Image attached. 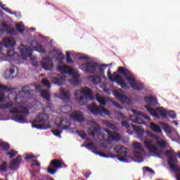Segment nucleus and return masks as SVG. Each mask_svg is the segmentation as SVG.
<instances>
[{
	"instance_id": "1",
	"label": "nucleus",
	"mask_w": 180,
	"mask_h": 180,
	"mask_svg": "<svg viewBox=\"0 0 180 180\" xmlns=\"http://www.w3.org/2000/svg\"><path fill=\"white\" fill-rule=\"evenodd\" d=\"M109 65H112V63L110 64H99L95 61H89L85 63V65L82 70L86 74H98V75L103 76V79H106L105 75V70Z\"/></svg>"
},
{
	"instance_id": "2",
	"label": "nucleus",
	"mask_w": 180,
	"mask_h": 180,
	"mask_svg": "<svg viewBox=\"0 0 180 180\" xmlns=\"http://www.w3.org/2000/svg\"><path fill=\"white\" fill-rule=\"evenodd\" d=\"M117 72L122 74L125 78L127 82H129L131 88L134 89V91H138L139 92L144 89V84L140 81H138L134 78L133 73L124 67L118 68Z\"/></svg>"
},
{
	"instance_id": "3",
	"label": "nucleus",
	"mask_w": 180,
	"mask_h": 180,
	"mask_svg": "<svg viewBox=\"0 0 180 180\" xmlns=\"http://www.w3.org/2000/svg\"><path fill=\"white\" fill-rule=\"evenodd\" d=\"M0 103H4L7 99L9 101H18V99H25L24 96H20L19 93L15 91V88L9 87L5 84L0 85Z\"/></svg>"
},
{
	"instance_id": "4",
	"label": "nucleus",
	"mask_w": 180,
	"mask_h": 180,
	"mask_svg": "<svg viewBox=\"0 0 180 180\" xmlns=\"http://www.w3.org/2000/svg\"><path fill=\"white\" fill-rule=\"evenodd\" d=\"M18 50H20V53L21 54L22 60H26L27 58H30L31 61H34L36 60L34 58H32L33 51H37L38 53H41V54H46V51L43 46H37L35 49L32 48L30 46H26L23 44H20L18 47Z\"/></svg>"
},
{
	"instance_id": "5",
	"label": "nucleus",
	"mask_w": 180,
	"mask_h": 180,
	"mask_svg": "<svg viewBox=\"0 0 180 180\" xmlns=\"http://www.w3.org/2000/svg\"><path fill=\"white\" fill-rule=\"evenodd\" d=\"M163 155L168 158L167 164L170 171H179V165H174L178 164V159H175V152L171 150H167L164 152Z\"/></svg>"
},
{
	"instance_id": "6",
	"label": "nucleus",
	"mask_w": 180,
	"mask_h": 180,
	"mask_svg": "<svg viewBox=\"0 0 180 180\" xmlns=\"http://www.w3.org/2000/svg\"><path fill=\"white\" fill-rule=\"evenodd\" d=\"M124 91L122 89H117L112 91V95L121 102L126 105H133V100L128 96L124 95Z\"/></svg>"
},
{
	"instance_id": "7",
	"label": "nucleus",
	"mask_w": 180,
	"mask_h": 180,
	"mask_svg": "<svg viewBox=\"0 0 180 180\" xmlns=\"http://www.w3.org/2000/svg\"><path fill=\"white\" fill-rule=\"evenodd\" d=\"M135 134L136 135V139L140 140V141H144V134H146V137H150V139H155V140H160V136L155 135L151 132V131L147 129L144 131L143 128H140L135 131Z\"/></svg>"
},
{
	"instance_id": "8",
	"label": "nucleus",
	"mask_w": 180,
	"mask_h": 180,
	"mask_svg": "<svg viewBox=\"0 0 180 180\" xmlns=\"http://www.w3.org/2000/svg\"><path fill=\"white\" fill-rule=\"evenodd\" d=\"M60 168H63V162L58 159L52 160L48 166L46 171L48 174L54 175Z\"/></svg>"
},
{
	"instance_id": "9",
	"label": "nucleus",
	"mask_w": 180,
	"mask_h": 180,
	"mask_svg": "<svg viewBox=\"0 0 180 180\" xmlns=\"http://www.w3.org/2000/svg\"><path fill=\"white\" fill-rule=\"evenodd\" d=\"M22 113L24 115H16L15 117H11V118H6L4 120H13L14 122H16L17 123H21L22 124H25L26 123L27 124L29 123V121L27 120V115H30V111L29 109H27L25 111H22Z\"/></svg>"
},
{
	"instance_id": "10",
	"label": "nucleus",
	"mask_w": 180,
	"mask_h": 180,
	"mask_svg": "<svg viewBox=\"0 0 180 180\" xmlns=\"http://www.w3.org/2000/svg\"><path fill=\"white\" fill-rule=\"evenodd\" d=\"M41 68L45 71H51L54 68V65H53V60L50 57H43L41 62Z\"/></svg>"
},
{
	"instance_id": "11",
	"label": "nucleus",
	"mask_w": 180,
	"mask_h": 180,
	"mask_svg": "<svg viewBox=\"0 0 180 180\" xmlns=\"http://www.w3.org/2000/svg\"><path fill=\"white\" fill-rule=\"evenodd\" d=\"M71 119L76 123H84L85 122V115L81 110L75 111L71 115Z\"/></svg>"
},
{
	"instance_id": "12",
	"label": "nucleus",
	"mask_w": 180,
	"mask_h": 180,
	"mask_svg": "<svg viewBox=\"0 0 180 180\" xmlns=\"http://www.w3.org/2000/svg\"><path fill=\"white\" fill-rule=\"evenodd\" d=\"M33 92H34V90L31 89L30 86H24L21 91H18V94H20V96H24V98L33 99Z\"/></svg>"
},
{
	"instance_id": "13",
	"label": "nucleus",
	"mask_w": 180,
	"mask_h": 180,
	"mask_svg": "<svg viewBox=\"0 0 180 180\" xmlns=\"http://www.w3.org/2000/svg\"><path fill=\"white\" fill-rule=\"evenodd\" d=\"M16 46V39L15 38H7L4 40V45L3 47L0 48L1 50H4L6 49H15Z\"/></svg>"
},
{
	"instance_id": "14",
	"label": "nucleus",
	"mask_w": 180,
	"mask_h": 180,
	"mask_svg": "<svg viewBox=\"0 0 180 180\" xmlns=\"http://www.w3.org/2000/svg\"><path fill=\"white\" fill-rule=\"evenodd\" d=\"M59 99L63 101V102H68L71 99V95L70 91L64 88H60L59 89Z\"/></svg>"
},
{
	"instance_id": "15",
	"label": "nucleus",
	"mask_w": 180,
	"mask_h": 180,
	"mask_svg": "<svg viewBox=\"0 0 180 180\" xmlns=\"http://www.w3.org/2000/svg\"><path fill=\"white\" fill-rule=\"evenodd\" d=\"M81 94L84 96L86 101H95V94L90 88L82 90Z\"/></svg>"
},
{
	"instance_id": "16",
	"label": "nucleus",
	"mask_w": 180,
	"mask_h": 180,
	"mask_svg": "<svg viewBox=\"0 0 180 180\" xmlns=\"http://www.w3.org/2000/svg\"><path fill=\"white\" fill-rule=\"evenodd\" d=\"M65 76H56L51 78V82L53 85H57L58 86H63L65 85Z\"/></svg>"
},
{
	"instance_id": "17",
	"label": "nucleus",
	"mask_w": 180,
	"mask_h": 180,
	"mask_svg": "<svg viewBox=\"0 0 180 180\" xmlns=\"http://www.w3.org/2000/svg\"><path fill=\"white\" fill-rule=\"evenodd\" d=\"M21 164L22 155H19L18 158H15L10 163L9 169L11 171H16V169H19V167H20Z\"/></svg>"
},
{
	"instance_id": "18",
	"label": "nucleus",
	"mask_w": 180,
	"mask_h": 180,
	"mask_svg": "<svg viewBox=\"0 0 180 180\" xmlns=\"http://www.w3.org/2000/svg\"><path fill=\"white\" fill-rule=\"evenodd\" d=\"M101 109H102L101 105L96 106L91 105L87 107V110L90 111V113H91L93 116H98Z\"/></svg>"
},
{
	"instance_id": "19",
	"label": "nucleus",
	"mask_w": 180,
	"mask_h": 180,
	"mask_svg": "<svg viewBox=\"0 0 180 180\" xmlns=\"http://www.w3.org/2000/svg\"><path fill=\"white\" fill-rule=\"evenodd\" d=\"M122 139V136L119 134L117 132H113L111 135H110L107 140L108 141L113 142L115 143H119L120 140Z\"/></svg>"
},
{
	"instance_id": "20",
	"label": "nucleus",
	"mask_w": 180,
	"mask_h": 180,
	"mask_svg": "<svg viewBox=\"0 0 180 180\" xmlns=\"http://www.w3.org/2000/svg\"><path fill=\"white\" fill-rule=\"evenodd\" d=\"M102 128L100 125L98 127H92L91 128H89L87 130V133L89 136H91V137H96V133H99L101 131V129Z\"/></svg>"
},
{
	"instance_id": "21",
	"label": "nucleus",
	"mask_w": 180,
	"mask_h": 180,
	"mask_svg": "<svg viewBox=\"0 0 180 180\" xmlns=\"http://www.w3.org/2000/svg\"><path fill=\"white\" fill-rule=\"evenodd\" d=\"M158 124H160V127H162L164 131L166 132L167 136H168V134H172V129L171 128V125L161 121H159Z\"/></svg>"
},
{
	"instance_id": "22",
	"label": "nucleus",
	"mask_w": 180,
	"mask_h": 180,
	"mask_svg": "<svg viewBox=\"0 0 180 180\" xmlns=\"http://www.w3.org/2000/svg\"><path fill=\"white\" fill-rule=\"evenodd\" d=\"M144 162V158L143 157V153L139 151L134 152V162H137L140 164L141 162Z\"/></svg>"
},
{
	"instance_id": "23",
	"label": "nucleus",
	"mask_w": 180,
	"mask_h": 180,
	"mask_svg": "<svg viewBox=\"0 0 180 180\" xmlns=\"http://www.w3.org/2000/svg\"><path fill=\"white\" fill-rule=\"evenodd\" d=\"M155 111L158 113H160V115L162 117H163V119H168L169 110H165V109H164L163 108H161V107H158V108H156Z\"/></svg>"
},
{
	"instance_id": "24",
	"label": "nucleus",
	"mask_w": 180,
	"mask_h": 180,
	"mask_svg": "<svg viewBox=\"0 0 180 180\" xmlns=\"http://www.w3.org/2000/svg\"><path fill=\"white\" fill-rule=\"evenodd\" d=\"M15 30L17 31V33L19 34H25V30H26V28L25 27V25L23 24V22L20 21L18 23L15 25Z\"/></svg>"
},
{
	"instance_id": "25",
	"label": "nucleus",
	"mask_w": 180,
	"mask_h": 180,
	"mask_svg": "<svg viewBox=\"0 0 180 180\" xmlns=\"http://www.w3.org/2000/svg\"><path fill=\"white\" fill-rule=\"evenodd\" d=\"M96 101L100 103V105H103V106H106L108 102H109V98L100 97L99 94L96 96Z\"/></svg>"
},
{
	"instance_id": "26",
	"label": "nucleus",
	"mask_w": 180,
	"mask_h": 180,
	"mask_svg": "<svg viewBox=\"0 0 180 180\" xmlns=\"http://www.w3.org/2000/svg\"><path fill=\"white\" fill-rule=\"evenodd\" d=\"M29 123L32 124V129H37V130H49V129H51L52 126L50 124H47L46 126H38L37 124L33 123V122H29Z\"/></svg>"
},
{
	"instance_id": "27",
	"label": "nucleus",
	"mask_w": 180,
	"mask_h": 180,
	"mask_svg": "<svg viewBox=\"0 0 180 180\" xmlns=\"http://www.w3.org/2000/svg\"><path fill=\"white\" fill-rule=\"evenodd\" d=\"M2 51H6L5 54L6 57H9L11 58L16 54V52H15V48H6L5 49L2 50Z\"/></svg>"
},
{
	"instance_id": "28",
	"label": "nucleus",
	"mask_w": 180,
	"mask_h": 180,
	"mask_svg": "<svg viewBox=\"0 0 180 180\" xmlns=\"http://www.w3.org/2000/svg\"><path fill=\"white\" fill-rule=\"evenodd\" d=\"M150 129L154 133H158V134H162V129H161V127L155 123L150 124Z\"/></svg>"
},
{
	"instance_id": "29",
	"label": "nucleus",
	"mask_w": 180,
	"mask_h": 180,
	"mask_svg": "<svg viewBox=\"0 0 180 180\" xmlns=\"http://www.w3.org/2000/svg\"><path fill=\"white\" fill-rule=\"evenodd\" d=\"M156 140L158 141L156 143V146L158 147V148H160V150H165V148H167V146H168V142L160 139Z\"/></svg>"
},
{
	"instance_id": "30",
	"label": "nucleus",
	"mask_w": 180,
	"mask_h": 180,
	"mask_svg": "<svg viewBox=\"0 0 180 180\" xmlns=\"http://www.w3.org/2000/svg\"><path fill=\"white\" fill-rule=\"evenodd\" d=\"M129 121L132 122V123H135L136 124H143V126H147V122L140 117H136L135 120L129 118Z\"/></svg>"
},
{
	"instance_id": "31",
	"label": "nucleus",
	"mask_w": 180,
	"mask_h": 180,
	"mask_svg": "<svg viewBox=\"0 0 180 180\" xmlns=\"http://www.w3.org/2000/svg\"><path fill=\"white\" fill-rule=\"evenodd\" d=\"M102 78H103V76L96 75L92 77L91 82H93V84H94L95 85H98V84H101V82H102Z\"/></svg>"
},
{
	"instance_id": "32",
	"label": "nucleus",
	"mask_w": 180,
	"mask_h": 180,
	"mask_svg": "<svg viewBox=\"0 0 180 180\" xmlns=\"http://www.w3.org/2000/svg\"><path fill=\"white\" fill-rule=\"evenodd\" d=\"M63 74H68L70 77H73L74 78H79V73L75 72L72 70L71 68H68L67 72H64Z\"/></svg>"
},
{
	"instance_id": "33",
	"label": "nucleus",
	"mask_w": 180,
	"mask_h": 180,
	"mask_svg": "<svg viewBox=\"0 0 180 180\" xmlns=\"http://www.w3.org/2000/svg\"><path fill=\"white\" fill-rule=\"evenodd\" d=\"M3 9L5 11V12H7V13H10V15H15V18H22V13L20 11H18V13L13 12L8 8Z\"/></svg>"
},
{
	"instance_id": "34",
	"label": "nucleus",
	"mask_w": 180,
	"mask_h": 180,
	"mask_svg": "<svg viewBox=\"0 0 180 180\" xmlns=\"http://www.w3.org/2000/svg\"><path fill=\"white\" fill-rule=\"evenodd\" d=\"M148 151L150 153V155H149V157H151V156L156 157V155L158 154V152L160 151V150H158V148H157V146L153 145L151 150H148Z\"/></svg>"
},
{
	"instance_id": "35",
	"label": "nucleus",
	"mask_w": 180,
	"mask_h": 180,
	"mask_svg": "<svg viewBox=\"0 0 180 180\" xmlns=\"http://www.w3.org/2000/svg\"><path fill=\"white\" fill-rule=\"evenodd\" d=\"M3 32H6V34H9L10 36H18L19 34L18 31L15 30H1Z\"/></svg>"
},
{
	"instance_id": "36",
	"label": "nucleus",
	"mask_w": 180,
	"mask_h": 180,
	"mask_svg": "<svg viewBox=\"0 0 180 180\" xmlns=\"http://www.w3.org/2000/svg\"><path fill=\"white\" fill-rule=\"evenodd\" d=\"M0 148L4 150V151H8L11 148V144L8 142L1 143L0 144Z\"/></svg>"
},
{
	"instance_id": "37",
	"label": "nucleus",
	"mask_w": 180,
	"mask_h": 180,
	"mask_svg": "<svg viewBox=\"0 0 180 180\" xmlns=\"http://www.w3.org/2000/svg\"><path fill=\"white\" fill-rule=\"evenodd\" d=\"M0 171L1 172H6L8 171V162H3V163L0 165Z\"/></svg>"
},
{
	"instance_id": "38",
	"label": "nucleus",
	"mask_w": 180,
	"mask_h": 180,
	"mask_svg": "<svg viewBox=\"0 0 180 180\" xmlns=\"http://www.w3.org/2000/svg\"><path fill=\"white\" fill-rule=\"evenodd\" d=\"M144 146L146 147V148H147V150H151V149L153 148V146L154 145H153V142L151 141H146V139H144Z\"/></svg>"
},
{
	"instance_id": "39",
	"label": "nucleus",
	"mask_w": 180,
	"mask_h": 180,
	"mask_svg": "<svg viewBox=\"0 0 180 180\" xmlns=\"http://www.w3.org/2000/svg\"><path fill=\"white\" fill-rule=\"evenodd\" d=\"M149 99L153 100L149 101L148 106H157V105H158V100L157 98H154V97H150Z\"/></svg>"
},
{
	"instance_id": "40",
	"label": "nucleus",
	"mask_w": 180,
	"mask_h": 180,
	"mask_svg": "<svg viewBox=\"0 0 180 180\" xmlns=\"http://www.w3.org/2000/svg\"><path fill=\"white\" fill-rule=\"evenodd\" d=\"M174 131L177 137V139H175L174 138H172V136H168V137L169 139H171L172 141H174L175 143H179L180 142V136H179V133H178V131H176V129H174Z\"/></svg>"
},
{
	"instance_id": "41",
	"label": "nucleus",
	"mask_w": 180,
	"mask_h": 180,
	"mask_svg": "<svg viewBox=\"0 0 180 180\" xmlns=\"http://www.w3.org/2000/svg\"><path fill=\"white\" fill-rule=\"evenodd\" d=\"M12 28V25L3 23V28H0L1 33H6V32H3L2 30H9V29Z\"/></svg>"
},
{
	"instance_id": "42",
	"label": "nucleus",
	"mask_w": 180,
	"mask_h": 180,
	"mask_svg": "<svg viewBox=\"0 0 180 180\" xmlns=\"http://www.w3.org/2000/svg\"><path fill=\"white\" fill-rule=\"evenodd\" d=\"M77 59L78 60H84L85 61H89L91 60V57L86 56L85 54L80 55V53H77Z\"/></svg>"
},
{
	"instance_id": "43",
	"label": "nucleus",
	"mask_w": 180,
	"mask_h": 180,
	"mask_svg": "<svg viewBox=\"0 0 180 180\" xmlns=\"http://www.w3.org/2000/svg\"><path fill=\"white\" fill-rule=\"evenodd\" d=\"M53 53H54L55 56H58V57H60V60H65V56H64V54H63V52L58 51V50H53Z\"/></svg>"
},
{
	"instance_id": "44",
	"label": "nucleus",
	"mask_w": 180,
	"mask_h": 180,
	"mask_svg": "<svg viewBox=\"0 0 180 180\" xmlns=\"http://www.w3.org/2000/svg\"><path fill=\"white\" fill-rule=\"evenodd\" d=\"M39 172H40V169L30 172V175L32 179H39V176L37 175V173Z\"/></svg>"
},
{
	"instance_id": "45",
	"label": "nucleus",
	"mask_w": 180,
	"mask_h": 180,
	"mask_svg": "<svg viewBox=\"0 0 180 180\" xmlns=\"http://www.w3.org/2000/svg\"><path fill=\"white\" fill-rule=\"evenodd\" d=\"M118 161H120V162H124L125 164H129V162H131V160H129V159H127V157L126 156H123V157H119L117 158Z\"/></svg>"
},
{
	"instance_id": "46",
	"label": "nucleus",
	"mask_w": 180,
	"mask_h": 180,
	"mask_svg": "<svg viewBox=\"0 0 180 180\" xmlns=\"http://www.w3.org/2000/svg\"><path fill=\"white\" fill-rule=\"evenodd\" d=\"M16 154H18V151L11 149L9 152H7L6 155H8L9 158H13V157H16Z\"/></svg>"
},
{
	"instance_id": "47",
	"label": "nucleus",
	"mask_w": 180,
	"mask_h": 180,
	"mask_svg": "<svg viewBox=\"0 0 180 180\" xmlns=\"http://www.w3.org/2000/svg\"><path fill=\"white\" fill-rule=\"evenodd\" d=\"M142 169L143 172H150V174H152V175H155V172L149 167H143Z\"/></svg>"
},
{
	"instance_id": "48",
	"label": "nucleus",
	"mask_w": 180,
	"mask_h": 180,
	"mask_svg": "<svg viewBox=\"0 0 180 180\" xmlns=\"http://www.w3.org/2000/svg\"><path fill=\"white\" fill-rule=\"evenodd\" d=\"M76 133L77 134V136H79V137H81V139H82V140H86V136H88L86 134H84L83 135V131H79V130H77Z\"/></svg>"
},
{
	"instance_id": "49",
	"label": "nucleus",
	"mask_w": 180,
	"mask_h": 180,
	"mask_svg": "<svg viewBox=\"0 0 180 180\" xmlns=\"http://www.w3.org/2000/svg\"><path fill=\"white\" fill-rule=\"evenodd\" d=\"M61 133H63L62 130L52 131V134H53V136H56V137H58L59 139H61Z\"/></svg>"
},
{
	"instance_id": "50",
	"label": "nucleus",
	"mask_w": 180,
	"mask_h": 180,
	"mask_svg": "<svg viewBox=\"0 0 180 180\" xmlns=\"http://www.w3.org/2000/svg\"><path fill=\"white\" fill-rule=\"evenodd\" d=\"M81 147H86L87 150H92V148H95V145L92 143H89V144H82Z\"/></svg>"
},
{
	"instance_id": "51",
	"label": "nucleus",
	"mask_w": 180,
	"mask_h": 180,
	"mask_svg": "<svg viewBox=\"0 0 180 180\" xmlns=\"http://www.w3.org/2000/svg\"><path fill=\"white\" fill-rule=\"evenodd\" d=\"M169 117L171 119H176V113L174 110H169Z\"/></svg>"
},
{
	"instance_id": "52",
	"label": "nucleus",
	"mask_w": 180,
	"mask_h": 180,
	"mask_svg": "<svg viewBox=\"0 0 180 180\" xmlns=\"http://www.w3.org/2000/svg\"><path fill=\"white\" fill-rule=\"evenodd\" d=\"M43 122H46V120L40 117V115L37 116L35 118V123H43Z\"/></svg>"
},
{
	"instance_id": "53",
	"label": "nucleus",
	"mask_w": 180,
	"mask_h": 180,
	"mask_svg": "<svg viewBox=\"0 0 180 180\" xmlns=\"http://www.w3.org/2000/svg\"><path fill=\"white\" fill-rule=\"evenodd\" d=\"M121 126H122V127H125V129H130V124H129L127 121H122L121 122Z\"/></svg>"
},
{
	"instance_id": "54",
	"label": "nucleus",
	"mask_w": 180,
	"mask_h": 180,
	"mask_svg": "<svg viewBox=\"0 0 180 180\" xmlns=\"http://www.w3.org/2000/svg\"><path fill=\"white\" fill-rule=\"evenodd\" d=\"M36 155H33V153L27 154L26 156L24 158L25 160H32V158H35Z\"/></svg>"
},
{
	"instance_id": "55",
	"label": "nucleus",
	"mask_w": 180,
	"mask_h": 180,
	"mask_svg": "<svg viewBox=\"0 0 180 180\" xmlns=\"http://www.w3.org/2000/svg\"><path fill=\"white\" fill-rule=\"evenodd\" d=\"M41 98H43V99H45L46 101H47V102H50V99H51V96L50 95V94H47L46 95H42Z\"/></svg>"
},
{
	"instance_id": "56",
	"label": "nucleus",
	"mask_w": 180,
	"mask_h": 180,
	"mask_svg": "<svg viewBox=\"0 0 180 180\" xmlns=\"http://www.w3.org/2000/svg\"><path fill=\"white\" fill-rule=\"evenodd\" d=\"M111 103H112V105L114 106H115V108H117V109H123V107L121 106L119 103L115 101H112Z\"/></svg>"
},
{
	"instance_id": "57",
	"label": "nucleus",
	"mask_w": 180,
	"mask_h": 180,
	"mask_svg": "<svg viewBox=\"0 0 180 180\" xmlns=\"http://www.w3.org/2000/svg\"><path fill=\"white\" fill-rule=\"evenodd\" d=\"M104 115L105 113L103 112V108L101 107V109L98 113L97 117H105Z\"/></svg>"
},
{
	"instance_id": "58",
	"label": "nucleus",
	"mask_w": 180,
	"mask_h": 180,
	"mask_svg": "<svg viewBox=\"0 0 180 180\" xmlns=\"http://www.w3.org/2000/svg\"><path fill=\"white\" fill-rule=\"evenodd\" d=\"M139 152L141 153V154H143V155H147V152L144 150V148L141 145V146L139 148Z\"/></svg>"
},
{
	"instance_id": "59",
	"label": "nucleus",
	"mask_w": 180,
	"mask_h": 180,
	"mask_svg": "<svg viewBox=\"0 0 180 180\" xmlns=\"http://www.w3.org/2000/svg\"><path fill=\"white\" fill-rule=\"evenodd\" d=\"M43 84L44 86H46L48 89H50L51 88V83H50L49 81L46 80L45 82H43Z\"/></svg>"
},
{
	"instance_id": "60",
	"label": "nucleus",
	"mask_w": 180,
	"mask_h": 180,
	"mask_svg": "<svg viewBox=\"0 0 180 180\" xmlns=\"http://www.w3.org/2000/svg\"><path fill=\"white\" fill-rule=\"evenodd\" d=\"M172 172H178L175 175V178L176 180H180V166H179V170L178 171H172Z\"/></svg>"
},
{
	"instance_id": "61",
	"label": "nucleus",
	"mask_w": 180,
	"mask_h": 180,
	"mask_svg": "<svg viewBox=\"0 0 180 180\" xmlns=\"http://www.w3.org/2000/svg\"><path fill=\"white\" fill-rule=\"evenodd\" d=\"M10 106L8 104L0 105V110H4V109H9Z\"/></svg>"
},
{
	"instance_id": "62",
	"label": "nucleus",
	"mask_w": 180,
	"mask_h": 180,
	"mask_svg": "<svg viewBox=\"0 0 180 180\" xmlns=\"http://www.w3.org/2000/svg\"><path fill=\"white\" fill-rule=\"evenodd\" d=\"M147 112H148V113H150V116H152V115L154 113V111H153V110L150 108L149 105H146L145 106Z\"/></svg>"
},
{
	"instance_id": "63",
	"label": "nucleus",
	"mask_w": 180,
	"mask_h": 180,
	"mask_svg": "<svg viewBox=\"0 0 180 180\" xmlns=\"http://www.w3.org/2000/svg\"><path fill=\"white\" fill-rule=\"evenodd\" d=\"M141 146V145L137 142L133 143V147L134 148H135V150H138L139 148H140Z\"/></svg>"
},
{
	"instance_id": "64",
	"label": "nucleus",
	"mask_w": 180,
	"mask_h": 180,
	"mask_svg": "<svg viewBox=\"0 0 180 180\" xmlns=\"http://www.w3.org/2000/svg\"><path fill=\"white\" fill-rule=\"evenodd\" d=\"M125 148L124 146H121L120 148H118V150H115L116 153H127V152H124V150H123V149Z\"/></svg>"
}]
</instances>
